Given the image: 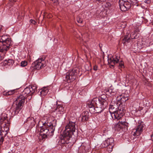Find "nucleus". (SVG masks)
Here are the masks:
<instances>
[{"label": "nucleus", "instance_id": "nucleus-1", "mask_svg": "<svg viewBox=\"0 0 153 153\" xmlns=\"http://www.w3.org/2000/svg\"><path fill=\"white\" fill-rule=\"evenodd\" d=\"M47 120L42 122L43 126L40 129V133L39 137L40 140H44L47 136H52L53 134L56 125V120L51 117L45 118Z\"/></svg>", "mask_w": 153, "mask_h": 153}, {"label": "nucleus", "instance_id": "nucleus-2", "mask_svg": "<svg viewBox=\"0 0 153 153\" xmlns=\"http://www.w3.org/2000/svg\"><path fill=\"white\" fill-rule=\"evenodd\" d=\"M75 122L70 121L65 127V130L61 137V143L64 144L65 146L69 148L74 144V142L72 141V135L76 130Z\"/></svg>", "mask_w": 153, "mask_h": 153}, {"label": "nucleus", "instance_id": "nucleus-3", "mask_svg": "<svg viewBox=\"0 0 153 153\" xmlns=\"http://www.w3.org/2000/svg\"><path fill=\"white\" fill-rule=\"evenodd\" d=\"M109 108V111L111 113V116L117 120L120 119L124 115L125 110V105L123 104H119L117 102V100L115 102L114 104L113 102H111Z\"/></svg>", "mask_w": 153, "mask_h": 153}, {"label": "nucleus", "instance_id": "nucleus-4", "mask_svg": "<svg viewBox=\"0 0 153 153\" xmlns=\"http://www.w3.org/2000/svg\"><path fill=\"white\" fill-rule=\"evenodd\" d=\"M7 115L3 113L0 118V144H2L4 137L7 134L9 130L10 122L7 119Z\"/></svg>", "mask_w": 153, "mask_h": 153}, {"label": "nucleus", "instance_id": "nucleus-5", "mask_svg": "<svg viewBox=\"0 0 153 153\" xmlns=\"http://www.w3.org/2000/svg\"><path fill=\"white\" fill-rule=\"evenodd\" d=\"M12 41L6 35L1 37L0 41V60L3 59L6 52L12 45Z\"/></svg>", "mask_w": 153, "mask_h": 153}, {"label": "nucleus", "instance_id": "nucleus-6", "mask_svg": "<svg viewBox=\"0 0 153 153\" xmlns=\"http://www.w3.org/2000/svg\"><path fill=\"white\" fill-rule=\"evenodd\" d=\"M108 62L110 64V68L114 67L116 64L119 63V67L121 68H124L123 62L120 59V56L119 54H116L112 57L108 58Z\"/></svg>", "mask_w": 153, "mask_h": 153}, {"label": "nucleus", "instance_id": "nucleus-7", "mask_svg": "<svg viewBox=\"0 0 153 153\" xmlns=\"http://www.w3.org/2000/svg\"><path fill=\"white\" fill-rule=\"evenodd\" d=\"M26 99L22 95H21L17 98L14 102L16 106L14 110L15 114H17L20 111L23 107Z\"/></svg>", "mask_w": 153, "mask_h": 153}, {"label": "nucleus", "instance_id": "nucleus-8", "mask_svg": "<svg viewBox=\"0 0 153 153\" xmlns=\"http://www.w3.org/2000/svg\"><path fill=\"white\" fill-rule=\"evenodd\" d=\"M99 102L102 103L103 105H106L107 101L106 100L102 97L100 98H94L91 100L88 101L87 102V105L89 108V109L95 107L97 104Z\"/></svg>", "mask_w": 153, "mask_h": 153}, {"label": "nucleus", "instance_id": "nucleus-9", "mask_svg": "<svg viewBox=\"0 0 153 153\" xmlns=\"http://www.w3.org/2000/svg\"><path fill=\"white\" fill-rule=\"evenodd\" d=\"M78 71L79 70L77 68H75L72 70H69L66 74L65 78L67 81L69 82L75 80Z\"/></svg>", "mask_w": 153, "mask_h": 153}, {"label": "nucleus", "instance_id": "nucleus-10", "mask_svg": "<svg viewBox=\"0 0 153 153\" xmlns=\"http://www.w3.org/2000/svg\"><path fill=\"white\" fill-rule=\"evenodd\" d=\"M130 2H134L133 0H119V5L120 10L126 11L129 9L131 7Z\"/></svg>", "mask_w": 153, "mask_h": 153}, {"label": "nucleus", "instance_id": "nucleus-11", "mask_svg": "<svg viewBox=\"0 0 153 153\" xmlns=\"http://www.w3.org/2000/svg\"><path fill=\"white\" fill-rule=\"evenodd\" d=\"M98 104L100 105H99L98 106V104L94 108H92L91 109H89V111L91 114H94L95 113H100L105 108L107 105V102L106 105H103L102 103L99 102Z\"/></svg>", "mask_w": 153, "mask_h": 153}, {"label": "nucleus", "instance_id": "nucleus-12", "mask_svg": "<svg viewBox=\"0 0 153 153\" xmlns=\"http://www.w3.org/2000/svg\"><path fill=\"white\" fill-rule=\"evenodd\" d=\"M45 58H40L34 62V68L39 70L42 68L46 65L45 61Z\"/></svg>", "mask_w": 153, "mask_h": 153}, {"label": "nucleus", "instance_id": "nucleus-13", "mask_svg": "<svg viewBox=\"0 0 153 153\" xmlns=\"http://www.w3.org/2000/svg\"><path fill=\"white\" fill-rule=\"evenodd\" d=\"M144 125L143 123H140L136 128L133 130L132 133L134 136H137L140 135L142 132Z\"/></svg>", "mask_w": 153, "mask_h": 153}, {"label": "nucleus", "instance_id": "nucleus-14", "mask_svg": "<svg viewBox=\"0 0 153 153\" xmlns=\"http://www.w3.org/2000/svg\"><path fill=\"white\" fill-rule=\"evenodd\" d=\"M21 95H22L25 98H26L28 96H32V94H31L30 87L28 86L25 89Z\"/></svg>", "mask_w": 153, "mask_h": 153}, {"label": "nucleus", "instance_id": "nucleus-15", "mask_svg": "<svg viewBox=\"0 0 153 153\" xmlns=\"http://www.w3.org/2000/svg\"><path fill=\"white\" fill-rule=\"evenodd\" d=\"M55 110L56 111L57 114H58V116L62 115L65 111L64 108L62 105H58L57 106Z\"/></svg>", "mask_w": 153, "mask_h": 153}, {"label": "nucleus", "instance_id": "nucleus-16", "mask_svg": "<svg viewBox=\"0 0 153 153\" xmlns=\"http://www.w3.org/2000/svg\"><path fill=\"white\" fill-rule=\"evenodd\" d=\"M89 116V114L88 111H83L81 115L82 121L84 122L87 121L88 119Z\"/></svg>", "mask_w": 153, "mask_h": 153}, {"label": "nucleus", "instance_id": "nucleus-17", "mask_svg": "<svg viewBox=\"0 0 153 153\" xmlns=\"http://www.w3.org/2000/svg\"><path fill=\"white\" fill-rule=\"evenodd\" d=\"M130 33V31H128L126 33V35L125 36L123 40V42L124 44L126 42H130L131 38L129 35Z\"/></svg>", "mask_w": 153, "mask_h": 153}, {"label": "nucleus", "instance_id": "nucleus-18", "mask_svg": "<svg viewBox=\"0 0 153 153\" xmlns=\"http://www.w3.org/2000/svg\"><path fill=\"white\" fill-rule=\"evenodd\" d=\"M117 99L116 100H117V102H119V104H120V102L121 104H122V102H125L128 100V98L127 97H125L123 95H122L121 96V98H119V100H119L118 97H117Z\"/></svg>", "mask_w": 153, "mask_h": 153}, {"label": "nucleus", "instance_id": "nucleus-19", "mask_svg": "<svg viewBox=\"0 0 153 153\" xmlns=\"http://www.w3.org/2000/svg\"><path fill=\"white\" fill-rule=\"evenodd\" d=\"M28 87L30 88L31 94H32V95L34 93L37 91V86L36 84H32L29 85Z\"/></svg>", "mask_w": 153, "mask_h": 153}, {"label": "nucleus", "instance_id": "nucleus-20", "mask_svg": "<svg viewBox=\"0 0 153 153\" xmlns=\"http://www.w3.org/2000/svg\"><path fill=\"white\" fill-rule=\"evenodd\" d=\"M27 122L30 125V127H33L35 124V122L33 118H28Z\"/></svg>", "mask_w": 153, "mask_h": 153}, {"label": "nucleus", "instance_id": "nucleus-21", "mask_svg": "<svg viewBox=\"0 0 153 153\" xmlns=\"http://www.w3.org/2000/svg\"><path fill=\"white\" fill-rule=\"evenodd\" d=\"M48 91V90L47 88L44 87L42 88L41 89V91L40 92L41 96H45L47 94Z\"/></svg>", "mask_w": 153, "mask_h": 153}, {"label": "nucleus", "instance_id": "nucleus-22", "mask_svg": "<svg viewBox=\"0 0 153 153\" xmlns=\"http://www.w3.org/2000/svg\"><path fill=\"white\" fill-rule=\"evenodd\" d=\"M89 146L87 145H85V146L84 145H82L80 146V149H82V153H85L86 152H87L88 151Z\"/></svg>", "mask_w": 153, "mask_h": 153}, {"label": "nucleus", "instance_id": "nucleus-23", "mask_svg": "<svg viewBox=\"0 0 153 153\" xmlns=\"http://www.w3.org/2000/svg\"><path fill=\"white\" fill-rule=\"evenodd\" d=\"M130 37L132 39H137L139 37L138 34L135 33V32H132L130 34Z\"/></svg>", "mask_w": 153, "mask_h": 153}, {"label": "nucleus", "instance_id": "nucleus-24", "mask_svg": "<svg viewBox=\"0 0 153 153\" xmlns=\"http://www.w3.org/2000/svg\"><path fill=\"white\" fill-rule=\"evenodd\" d=\"M14 61L12 59H9L8 60H5V63L9 66H12L14 63Z\"/></svg>", "mask_w": 153, "mask_h": 153}, {"label": "nucleus", "instance_id": "nucleus-25", "mask_svg": "<svg viewBox=\"0 0 153 153\" xmlns=\"http://www.w3.org/2000/svg\"><path fill=\"white\" fill-rule=\"evenodd\" d=\"M109 145V143H108L107 141L106 140L102 143L100 146L101 148H105L108 146Z\"/></svg>", "mask_w": 153, "mask_h": 153}, {"label": "nucleus", "instance_id": "nucleus-26", "mask_svg": "<svg viewBox=\"0 0 153 153\" xmlns=\"http://www.w3.org/2000/svg\"><path fill=\"white\" fill-rule=\"evenodd\" d=\"M125 124V123L124 122L119 121L117 124L116 125V127H117L120 128H121L122 125H123Z\"/></svg>", "mask_w": 153, "mask_h": 153}, {"label": "nucleus", "instance_id": "nucleus-27", "mask_svg": "<svg viewBox=\"0 0 153 153\" xmlns=\"http://www.w3.org/2000/svg\"><path fill=\"white\" fill-rule=\"evenodd\" d=\"M82 15H79L77 17V21L79 23H82L83 21V19L82 18Z\"/></svg>", "mask_w": 153, "mask_h": 153}, {"label": "nucleus", "instance_id": "nucleus-28", "mask_svg": "<svg viewBox=\"0 0 153 153\" xmlns=\"http://www.w3.org/2000/svg\"><path fill=\"white\" fill-rule=\"evenodd\" d=\"M82 38L83 40L85 42H86V41H88V39L85 40V38H87L88 37V35L87 33H85V34H82Z\"/></svg>", "mask_w": 153, "mask_h": 153}, {"label": "nucleus", "instance_id": "nucleus-29", "mask_svg": "<svg viewBox=\"0 0 153 153\" xmlns=\"http://www.w3.org/2000/svg\"><path fill=\"white\" fill-rule=\"evenodd\" d=\"M27 62L26 61H22L21 62V66L22 67H24L27 65Z\"/></svg>", "mask_w": 153, "mask_h": 153}, {"label": "nucleus", "instance_id": "nucleus-30", "mask_svg": "<svg viewBox=\"0 0 153 153\" xmlns=\"http://www.w3.org/2000/svg\"><path fill=\"white\" fill-rule=\"evenodd\" d=\"M108 143H109V145H112V144L114 142V139L113 138H110L106 140Z\"/></svg>", "mask_w": 153, "mask_h": 153}, {"label": "nucleus", "instance_id": "nucleus-31", "mask_svg": "<svg viewBox=\"0 0 153 153\" xmlns=\"http://www.w3.org/2000/svg\"><path fill=\"white\" fill-rule=\"evenodd\" d=\"M113 146L109 145L107 148V151L109 152H111L112 150Z\"/></svg>", "mask_w": 153, "mask_h": 153}, {"label": "nucleus", "instance_id": "nucleus-32", "mask_svg": "<svg viewBox=\"0 0 153 153\" xmlns=\"http://www.w3.org/2000/svg\"><path fill=\"white\" fill-rule=\"evenodd\" d=\"M15 90H12L8 91V95L9 96L15 93Z\"/></svg>", "mask_w": 153, "mask_h": 153}, {"label": "nucleus", "instance_id": "nucleus-33", "mask_svg": "<svg viewBox=\"0 0 153 153\" xmlns=\"http://www.w3.org/2000/svg\"><path fill=\"white\" fill-rule=\"evenodd\" d=\"M30 23H32L34 25H35L36 23V22L34 20H33L32 19H31L30 20Z\"/></svg>", "mask_w": 153, "mask_h": 153}, {"label": "nucleus", "instance_id": "nucleus-34", "mask_svg": "<svg viewBox=\"0 0 153 153\" xmlns=\"http://www.w3.org/2000/svg\"><path fill=\"white\" fill-rule=\"evenodd\" d=\"M105 6L108 9H110V7H111V4L109 3H107L105 5Z\"/></svg>", "mask_w": 153, "mask_h": 153}, {"label": "nucleus", "instance_id": "nucleus-35", "mask_svg": "<svg viewBox=\"0 0 153 153\" xmlns=\"http://www.w3.org/2000/svg\"><path fill=\"white\" fill-rule=\"evenodd\" d=\"M3 94L4 96H8V94H8V91H4L3 92Z\"/></svg>", "mask_w": 153, "mask_h": 153}, {"label": "nucleus", "instance_id": "nucleus-36", "mask_svg": "<svg viewBox=\"0 0 153 153\" xmlns=\"http://www.w3.org/2000/svg\"><path fill=\"white\" fill-rule=\"evenodd\" d=\"M96 1L98 2L99 3H100L102 2H104L106 1V0H96Z\"/></svg>", "mask_w": 153, "mask_h": 153}, {"label": "nucleus", "instance_id": "nucleus-37", "mask_svg": "<svg viewBox=\"0 0 153 153\" xmlns=\"http://www.w3.org/2000/svg\"><path fill=\"white\" fill-rule=\"evenodd\" d=\"M144 2L147 4H149L151 2V1L150 0H145L144 1Z\"/></svg>", "mask_w": 153, "mask_h": 153}, {"label": "nucleus", "instance_id": "nucleus-38", "mask_svg": "<svg viewBox=\"0 0 153 153\" xmlns=\"http://www.w3.org/2000/svg\"><path fill=\"white\" fill-rule=\"evenodd\" d=\"M97 68H98L97 66V65H95L94 66L93 69L95 71H97Z\"/></svg>", "mask_w": 153, "mask_h": 153}, {"label": "nucleus", "instance_id": "nucleus-39", "mask_svg": "<svg viewBox=\"0 0 153 153\" xmlns=\"http://www.w3.org/2000/svg\"><path fill=\"white\" fill-rule=\"evenodd\" d=\"M95 152H97V153H101V151L100 150H98L97 151Z\"/></svg>", "mask_w": 153, "mask_h": 153}, {"label": "nucleus", "instance_id": "nucleus-40", "mask_svg": "<svg viewBox=\"0 0 153 153\" xmlns=\"http://www.w3.org/2000/svg\"><path fill=\"white\" fill-rule=\"evenodd\" d=\"M108 91L110 92V93H114V92H112L111 90V89H109V90H108Z\"/></svg>", "mask_w": 153, "mask_h": 153}, {"label": "nucleus", "instance_id": "nucleus-41", "mask_svg": "<svg viewBox=\"0 0 153 153\" xmlns=\"http://www.w3.org/2000/svg\"><path fill=\"white\" fill-rule=\"evenodd\" d=\"M138 31H139L138 29H136V30H135L134 32H135V33L136 32H137Z\"/></svg>", "mask_w": 153, "mask_h": 153}, {"label": "nucleus", "instance_id": "nucleus-42", "mask_svg": "<svg viewBox=\"0 0 153 153\" xmlns=\"http://www.w3.org/2000/svg\"><path fill=\"white\" fill-rule=\"evenodd\" d=\"M133 1H134V3H136L137 0H133Z\"/></svg>", "mask_w": 153, "mask_h": 153}, {"label": "nucleus", "instance_id": "nucleus-43", "mask_svg": "<svg viewBox=\"0 0 153 153\" xmlns=\"http://www.w3.org/2000/svg\"><path fill=\"white\" fill-rule=\"evenodd\" d=\"M152 25L153 26V21L151 22Z\"/></svg>", "mask_w": 153, "mask_h": 153}, {"label": "nucleus", "instance_id": "nucleus-44", "mask_svg": "<svg viewBox=\"0 0 153 153\" xmlns=\"http://www.w3.org/2000/svg\"><path fill=\"white\" fill-rule=\"evenodd\" d=\"M13 1L14 2H15L16 1V0H13Z\"/></svg>", "mask_w": 153, "mask_h": 153}, {"label": "nucleus", "instance_id": "nucleus-45", "mask_svg": "<svg viewBox=\"0 0 153 153\" xmlns=\"http://www.w3.org/2000/svg\"><path fill=\"white\" fill-rule=\"evenodd\" d=\"M94 153H97V152H94Z\"/></svg>", "mask_w": 153, "mask_h": 153}]
</instances>
